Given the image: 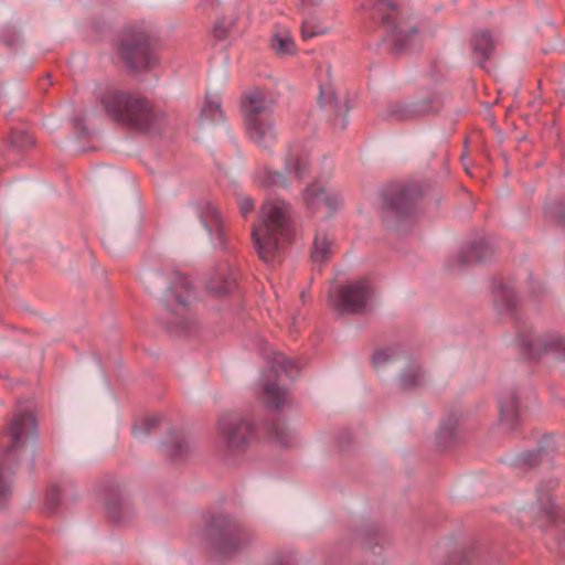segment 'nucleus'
Instances as JSON below:
<instances>
[{
  "mask_svg": "<svg viewBox=\"0 0 565 565\" xmlns=\"http://www.w3.org/2000/svg\"><path fill=\"white\" fill-rule=\"evenodd\" d=\"M292 207L284 200H267L252 228V239L259 257L274 262L277 253L294 237Z\"/></svg>",
  "mask_w": 565,
  "mask_h": 565,
  "instance_id": "f257e3e1",
  "label": "nucleus"
},
{
  "mask_svg": "<svg viewBox=\"0 0 565 565\" xmlns=\"http://www.w3.org/2000/svg\"><path fill=\"white\" fill-rule=\"evenodd\" d=\"M38 439V424L32 413H15L0 434V505L12 493V477L19 458Z\"/></svg>",
  "mask_w": 565,
  "mask_h": 565,
  "instance_id": "f03ea898",
  "label": "nucleus"
},
{
  "mask_svg": "<svg viewBox=\"0 0 565 565\" xmlns=\"http://www.w3.org/2000/svg\"><path fill=\"white\" fill-rule=\"evenodd\" d=\"M100 100L110 117L138 130L158 131L167 120L162 110L154 109L147 99L127 90L108 89Z\"/></svg>",
  "mask_w": 565,
  "mask_h": 565,
  "instance_id": "7ed1b4c3",
  "label": "nucleus"
},
{
  "mask_svg": "<svg viewBox=\"0 0 565 565\" xmlns=\"http://www.w3.org/2000/svg\"><path fill=\"white\" fill-rule=\"evenodd\" d=\"M241 110L250 140L269 148L277 140L273 121V107L259 89L247 90L241 100Z\"/></svg>",
  "mask_w": 565,
  "mask_h": 565,
  "instance_id": "20e7f679",
  "label": "nucleus"
},
{
  "mask_svg": "<svg viewBox=\"0 0 565 565\" xmlns=\"http://www.w3.org/2000/svg\"><path fill=\"white\" fill-rule=\"evenodd\" d=\"M118 52L134 71H147L159 63L156 44L141 26H127L121 32Z\"/></svg>",
  "mask_w": 565,
  "mask_h": 565,
  "instance_id": "39448f33",
  "label": "nucleus"
},
{
  "mask_svg": "<svg viewBox=\"0 0 565 565\" xmlns=\"http://www.w3.org/2000/svg\"><path fill=\"white\" fill-rule=\"evenodd\" d=\"M372 17L382 21L387 39L392 42V49L396 53L406 50L412 36L418 33L417 29L408 25L406 21H397L399 12L393 2H376L372 8Z\"/></svg>",
  "mask_w": 565,
  "mask_h": 565,
  "instance_id": "423d86ee",
  "label": "nucleus"
},
{
  "mask_svg": "<svg viewBox=\"0 0 565 565\" xmlns=\"http://www.w3.org/2000/svg\"><path fill=\"white\" fill-rule=\"evenodd\" d=\"M373 289L369 280H355L339 288L331 296V305L340 313L363 312Z\"/></svg>",
  "mask_w": 565,
  "mask_h": 565,
  "instance_id": "0eeeda50",
  "label": "nucleus"
},
{
  "mask_svg": "<svg viewBox=\"0 0 565 565\" xmlns=\"http://www.w3.org/2000/svg\"><path fill=\"white\" fill-rule=\"evenodd\" d=\"M217 431L231 450L244 447L254 436L252 424L237 413H224L217 422Z\"/></svg>",
  "mask_w": 565,
  "mask_h": 565,
  "instance_id": "6e6552de",
  "label": "nucleus"
},
{
  "mask_svg": "<svg viewBox=\"0 0 565 565\" xmlns=\"http://www.w3.org/2000/svg\"><path fill=\"white\" fill-rule=\"evenodd\" d=\"M303 206L310 214L326 210V215H331L341 205V196L335 191L329 190L322 184H310L302 192Z\"/></svg>",
  "mask_w": 565,
  "mask_h": 565,
  "instance_id": "1a4fd4ad",
  "label": "nucleus"
},
{
  "mask_svg": "<svg viewBox=\"0 0 565 565\" xmlns=\"http://www.w3.org/2000/svg\"><path fill=\"white\" fill-rule=\"evenodd\" d=\"M211 530L213 534L220 533L218 548L222 552H233L248 544L249 534L246 531L238 530L232 521L225 516H216L211 520Z\"/></svg>",
  "mask_w": 565,
  "mask_h": 565,
  "instance_id": "9d476101",
  "label": "nucleus"
},
{
  "mask_svg": "<svg viewBox=\"0 0 565 565\" xmlns=\"http://www.w3.org/2000/svg\"><path fill=\"white\" fill-rule=\"evenodd\" d=\"M201 223L214 236L217 245L225 246V231L223 218L216 206L212 203H204L199 212Z\"/></svg>",
  "mask_w": 565,
  "mask_h": 565,
  "instance_id": "9b49d317",
  "label": "nucleus"
},
{
  "mask_svg": "<svg viewBox=\"0 0 565 565\" xmlns=\"http://www.w3.org/2000/svg\"><path fill=\"white\" fill-rule=\"evenodd\" d=\"M423 191L418 184H405L396 191V198L390 201V206L394 211L404 212L408 211L411 205L416 201V199L420 198Z\"/></svg>",
  "mask_w": 565,
  "mask_h": 565,
  "instance_id": "f8f14e48",
  "label": "nucleus"
},
{
  "mask_svg": "<svg viewBox=\"0 0 565 565\" xmlns=\"http://www.w3.org/2000/svg\"><path fill=\"white\" fill-rule=\"evenodd\" d=\"M309 168V160L299 149H289L285 158V172L302 179Z\"/></svg>",
  "mask_w": 565,
  "mask_h": 565,
  "instance_id": "ddd939ff",
  "label": "nucleus"
},
{
  "mask_svg": "<svg viewBox=\"0 0 565 565\" xmlns=\"http://www.w3.org/2000/svg\"><path fill=\"white\" fill-rule=\"evenodd\" d=\"M495 45V42L490 33L480 32L476 33L472 38V55L478 61V63L482 64L487 61Z\"/></svg>",
  "mask_w": 565,
  "mask_h": 565,
  "instance_id": "4468645a",
  "label": "nucleus"
},
{
  "mask_svg": "<svg viewBox=\"0 0 565 565\" xmlns=\"http://www.w3.org/2000/svg\"><path fill=\"white\" fill-rule=\"evenodd\" d=\"M519 416L518 397L515 393H508L500 401V419L510 425L515 424Z\"/></svg>",
  "mask_w": 565,
  "mask_h": 565,
  "instance_id": "2eb2a0df",
  "label": "nucleus"
},
{
  "mask_svg": "<svg viewBox=\"0 0 565 565\" xmlns=\"http://www.w3.org/2000/svg\"><path fill=\"white\" fill-rule=\"evenodd\" d=\"M332 254V241L324 232H317L312 245L315 262H327Z\"/></svg>",
  "mask_w": 565,
  "mask_h": 565,
  "instance_id": "dca6fc26",
  "label": "nucleus"
},
{
  "mask_svg": "<svg viewBox=\"0 0 565 565\" xmlns=\"http://www.w3.org/2000/svg\"><path fill=\"white\" fill-rule=\"evenodd\" d=\"M256 181L260 185H286V174L270 170L267 166H260L256 170Z\"/></svg>",
  "mask_w": 565,
  "mask_h": 565,
  "instance_id": "f3484780",
  "label": "nucleus"
},
{
  "mask_svg": "<svg viewBox=\"0 0 565 565\" xmlns=\"http://www.w3.org/2000/svg\"><path fill=\"white\" fill-rule=\"evenodd\" d=\"M271 47L278 54H292L296 51L294 39L287 31L274 33L271 36Z\"/></svg>",
  "mask_w": 565,
  "mask_h": 565,
  "instance_id": "a211bd4d",
  "label": "nucleus"
},
{
  "mask_svg": "<svg viewBox=\"0 0 565 565\" xmlns=\"http://www.w3.org/2000/svg\"><path fill=\"white\" fill-rule=\"evenodd\" d=\"M201 118L203 120L221 121L224 118L223 110L221 108V99L216 96L206 97L201 111Z\"/></svg>",
  "mask_w": 565,
  "mask_h": 565,
  "instance_id": "6ab92c4d",
  "label": "nucleus"
},
{
  "mask_svg": "<svg viewBox=\"0 0 565 565\" xmlns=\"http://www.w3.org/2000/svg\"><path fill=\"white\" fill-rule=\"evenodd\" d=\"M264 392L269 402V406L274 407L275 409H279V407L282 406L287 396L286 390L279 388V386L268 383L264 386Z\"/></svg>",
  "mask_w": 565,
  "mask_h": 565,
  "instance_id": "aec40b11",
  "label": "nucleus"
},
{
  "mask_svg": "<svg viewBox=\"0 0 565 565\" xmlns=\"http://www.w3.org/2000/svg\"><path fill=\"white\" fill-rule=\"evenodd\" d=\"M294 364L295 362H292V360L290 359H287L286 355H284V353H275L271 367L278 376L281 371L289 376Z\"/></svg>",
  "mask_w": 565,
  "mask_h": 565,
  "instance_id": "412c9836",
  "label": "nucleus"
},
{
  "mask_svg": "<svg viewBox=\"0 0 565 565\" xmlns=\"http://www.w3.org/2000/svg\"><path fill=\"white\" fill-rule=\"evenodd\" d=\"M431 110V107L425 106V104H422V106L413 107V106H396L394 109V116L398 118L399 120H407V118L414 117L415 114H419V111H429Z\"/></svg>",
  "mask_w": 565,
  "mask_h": 565,
  "instance_id": "4be33fe9",
  "label": "nucleus"
},
{
  "mask_svg": "<svg viewBox=\"0 0 565 565\" xmlns=\"http://www.w3.org/2000/svg\"><path fill=\"white\" fill-rule=\"evenodd\" d=\"M422 377L423 374L420 369L407 370V372H404L401 377V385L405 390H407V387L418 386V384L422 383Z\"/></svg>",
  "mask_w": 565,
  "mask_h": 565,
  "instance_id": "5701e85b",
  "label": "nucleus"
},
{
  "mask_svg": "<svg viewBox=\"0 0 565 565\" xmlns=\"http://www.w3.org/2000/svg\"><path fill=\"white\" fill-rule=\"evenodd\" d=\"M11 143H13L18 148H25L31 147V145L34 143L33 136H30V134L24 132V130H13L11 132Z\"/></svg>",
  "mask_w": 565,
  "mask_h": 565,
  "instance_id": "b1692460",
  "label": "nucleus"
},
{
  "mask_svg": "<svg viewBox=\"0 0 565 565\" xmlns=\"http://www.w3.org/2000/svg\"><path fill=\"white\" fill-rule=\"evenodd\" d=\"M186 447L188 444H185L184 439H182V437L180 436H177L172 438L168 451L171 457L179 458L182 457L184 451H186Z\"/></svg>",
  "mask_w": 565,
  "mask_h": 565,
  "instance_id": "393cba45",
  "label": "nucleus"
},
{
  "mask_svg": "<svg viewBox=\"0 0 565 565\" xmlns=\"http://www.w3.org/2000/svg\"><path fill=\"white\" fill-rule=\"evenodd\" d=\"M60 504V488L50 487L45 493V505L49 511H54Z\"/></svg>",
  "mask_w": 565,
  "mask_h": 565,
  "instance_id": "a878e982",
  "label": "nucleus"
},
{
  "mask_svg": "<svg viewBox=\"0 0 565 565\" xmlns=\"http://www.w3.org/2000/svg\"><path fill=\"white\" fill-rule=\"evenodd\" d=\"M324 32H327L326 26L316 25L312 21H305L301 26V34L303 38L316 36V34Z\"/></svg>",
  "mask_w": 565,
  "mask_h": 565,
  "instance_id": "bb28decb",
  "label": "nucleus"
},
{
  "mask_svg": "<svg viewBox=\"0 0 565 565\" xmlns=\"http://www.w3.org/2000/svg\"><path fill=\"white\" fill-rule=\"evenodd\" d=\"M527 349H530L531 352L533 350H543L544 352H553V350L559 349V347L565 348V341H555V342H547L546 344H542V342H531L530 344H526Z\"/></svg>",
  "mask_w": 565,
  "mask_h": 565,
  "instance_id": "cd10ccee",
  "label": "nucleus"
},
{
  "mask_svg": "<svg viewBox=\"0 0 565 565\" xmlns=\"http://www.w3.org/2000/svg\"><path fill=\"white\" fill-rule=\"evenodd\" d=\"M482 248V245H472L467 249L468 258H463L462 255H459V265H465V263L472 262V259H476V262H482V257L480 256V249Z\"/></svg>",
  "mask_w": 565,
  "mask_h": 565,
  "instance_id": "c85d7f7f",
  "label": "nucleus"
},
{
  "mask_svg": "<svg viewBox=\"0 0 565 565\" xmlns=\"http://www.w3.org/2000/svg\"><path fill=\"white\" fill-rule=\"evenodd\" d=\"M238 206L241 210V214H243L244 217H247V215L254 211L255 203L250 196H242L239 198Z\"/></svg>",
  "mask_w": 565,
  "mask_h": 565,
  "instance_id": "c756f323",
  "label": "nucleus"
},
{
  "mask_svg": "<svg viewBox=\"0 0 565 565\" xmlns=\"http://www.w3.org/2000/svg\"><path fill=\"white\" fill-rule=\"evenodd\" d=\"M392 355L387 351H377L373 355V364L374 366H380V364L386 363V361L391 360Z\"/></svg>",
  "mask_w": 565,
  "mask_h": 565,
  "instance_id": "7c9ffc66",
  "label": "nucleus"
},
{
  "mask_svg": "<svg viewBox=\"0 0 565 565\" xmlns=\"http://www.w3.org/2000/svg\"><path fill=\"white\" fill-rule=\"evenodd\" d=\"M213 32H214V35L217 38H225L227 34V29H225V26H222L221 22H217L214 25Z\"/></svg>",
  "mask_w": 565,
  "mask_h": 565,
  "instance_id": "2f4dec72",
  "label": "nucleus"
},
{
  "mask_svg": "<svg viewBox=\"0 0 565 565\" xmlns=\"http://www.w3.org/2000/svg\"><path fill=\"white\" fill-rule=\"evenodd\" d=\"M230 281H224L220 288L213 287V285H209V288L217 292V295H223V292H227V290H230Z\"/></svg>",
  "mask_w": 565,
  "mask_h": 565,
  "instance_id": "473e14b6",
  "label": "nucleus"
},
{
  "mask_svg": "<svg viewBox=\"0 0 565 565\" xmlns=\"http://www.w3.org/2000/svg\"><path fill=\"white\" fill-rule=\"evenodd\" d=\"M323 90L320 92V96H319V100L321 104L323 105H327V104H332L333 99H334V95H332V93L328 96L327 100H323Z\"/></svg>",
  "mask_w": 565,
  "mask_h": 565,
  "instance_id": "72a5a7b5",
  "label": "nucleus"
},
{
  "mask_svg": "<svg viewBox=\"0 0 565 565\" xmlns=\"http://www.w3.org/2000/svg\"><path fill=\"white\" fill-rule=\"evenodd\" d=\"M179 285L182 287V288H185V289H190L191 285L188 280V278L185 277H182L179 279Z\"/></svg>",
  "mask_w": 565,
  "mask_h": 565,
  "instance_id": "f704fd0d",
  "label": "nucleus"
},
{
  "mask_svg": "<svg viewBox=\"0 0 565 565\" xmlns=\"http://www.w3.org/2000/svg\"><path fill=\"white\" fill-rule=\"evenodd\" d=\"M547 501H548L550 507L548 508H544V510H545L547 515H553V507H552V502H551L550 498H547Z\"/></svg>",
  "mask_w": 565,
  "mask_h": 565,
  "instance_id": "c9c22d12",
  "label": "nucleus"
},
{
  "mask_svg": "<svg viewBox=\"0 0 565 565\" xmlns=\"http://www.w3.org/2000/svg\"><path fill=\"white\" fill-rule=\"evenodd\" d=\"M177 302H179L181 306H186V301L182 296H175Z\"/></svg>",
  "mask_w": 565,
  "mask_h": 565,
  "instance_id": "e433bc0d",
  "label": "nucleus"
},
{
  "mask_svg": "<svg viewBox=\"0 0 565 565\" xmlns=\"http://www.w3.org/2000/svg\"><path fill=\"white\" fill-rule=\"evenodd\" d=\"M50 77H51V75H50V73H47L46 77H45V81L47 82V84H50Z\"/></svg>",
  "mask_w": 565,
  "mask_h": 565,
  "instance_id": "4c0bfd02",
  "label": "nucleus"
}]
</instances>
